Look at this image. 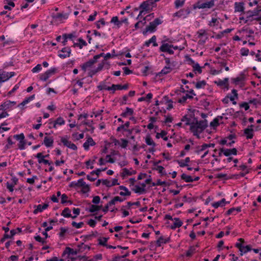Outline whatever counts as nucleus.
I'll return each instance as SVG.
<instances>
[{"label": "nucleus", "instance_id": "1", "mask_svg": "<svg viewBox=\"0 0 261 261\" xmlns=\"http://www.w3.org/2000/svg\"><path fill=\"white\" fill-rule=\"evenodd\" d=\"M163 21L159 18H155L153 21L150 22L148 26H147L142 31L143 34L145 36L148 32L154 33L156 31L158 25L162 24Z\"/></svg>", "mask_w": 261, "mask_h": 261}, {"label": "nucleus", "instance_id": "2", "mask_svg": "<svg viewBox=\"0 0 261 261\" xmlns=\"http://www.w3.org/2000/svg\"><path fill=\"white\" fill-rule=\"evenodd\" d=\"M194 119L196 120V123L192 122L190 129H200L199 133H202L207 127V121L206 119L198 121L197 118H194Z\"/></svg>", "mask_w": 261, "mask_h": 261}, {"label": "nucleus", "instance_id": "3", "mask_svg": "<svg viewBox=\"0 0 261 261\" xmlns=\"http://www.w3.org/2000/svg\"><path fill=\"white\" fill-rule=\"evenodd\" d=\"M203 0L202 1H204ZM201 0H199L195 4L193 5V9H205V8H211L215 6V3L214 0H210L208 2H206L203 3H201Z\"/></svg>", "mask_w": 261, "mask_h": 261}, {"label": "nucleus", "instance_id": "4", "mask_svg": "<svg viewBox=\"0 0 261 261\" xmlns=\"http://www.w3.org/2000/svg\"><path fill=\"white\" fill-rule=\"evenodd\" d=\"M13 138L16 139V140L19 141L18 147L20 150H24L25 149L27 142L26 140H25V136L23 133L14 135V136H13Z\"/></svg>", "mask_w": 261, "mask_h": 261}, {"label": "nucleus", "instance_id": "5", "mask_svg": "<svg viewBox=\"0 0 261 261\" xmlns=\"http://www.w3.org/2000/svg\"><path fill=\"white\" fill-rule=\"evenodd\" d=\"M57 68L53 67L46 71L44 73L39 74V80L42 81H46L52 75L54 74L57 72Z\"/></svg>", "mask_w": 261, "mask_h": 261}, {"label": "nucleus", "instance_id": "6", "mask_svg": "<svg viewBox=\"0 0 261 261\" xmlns=\"http://www.w3.org/2000/svg\"><path fill=\"white\" fill-rule=\"evenodd\" d=\"M191 12V9L189 7H187L186 9H180L178 11L174 13L173 14V17H177L180 18L183 17V18H186Z\"/></svg>", "mask_w": 261, "mask_h": 261}, {"label": "nucleus", "instance_id": "7", "mask_svg": "<svg viewBox=\"0 0 261 261\" xmlns=\"http://www.w3.org/2000/svg\"><path fill=\"white\" fill-rule=\"evenodd\" d=\"M15 75V72H6L0 69V83L4 82Z\"/></svg>", "mask_w": 261, "mask_h": 261}, {"label": "nucleus", "instance_id": "8", "mask_svg": "<svg viewBox=\"0 0 261 261\" xmlns=\"http://www.w3.org/2000/svg\"><path fill=\"white\" fill-rule=\"evenodd\" d=\"M71 52V50L69 47H64L58 51V56L61 59H65L70 56Z\"/></svg>", "mask_w": 261, "mask_h": 261}, {"label": "nucleus", "instance_id": "9", "mask_svg": "<svg viewBox=\"0 0 261 261\" xmlns=\"http://www.w3.org/2000/svg\"><path fill=\"white\" fill-rule=\"evenodd\" d=\"M170 238L168 237L166 239L164 238L163 236H161L159 238V239L155 241V244L156 247H161L162 244H167L170 242Z\"/></svg>", "mask_w": 261, "mask_h": 261}, {"label": "nucleus", "instance_id": "10", "mask_svg": "<svg viewBox=\"0 0 261 261\" xmlns=\"http://www.w3.org/2000/svg\"><path fill=\"white\" fill-rule=\"evenodd\" d=\"M139 8L143 10L146 13L152 11L153 9L151 7L146 1L143 2L140 5Z\"/></svg>", "mask_w": 261, "mask_h": 261}, {"label": "nucleus", "instance_id": "11", "mask_svg": "<svg viewBox=\"0 0 261 261\" xmlns=\"http://www.w3.org/2000/svg\"><path fill=\"white\" fill-rule=\"evenodd\" d=\"M54 139L53 137H48L45 136L42 144H44L46 147H51L54 144Z\"/></svg>", "mask_w": 261, "mask_h": 261}, {"label": "nucleus", "instance_id": "12", "mask_svg": "<svg viewBox=\"0 0 261 261\" xmlns=\"http://www.w3.org/2000/svg\"><path fill=\"white\" fill-rule=\"evenodd\" d=\"M62 37L64 40L62 43L63 45L65 46L67 44V39H72L73 38H75L76 36L75 35V32H73L70 34H64Z\"/></svg>", "mask_w": 261, "mask_h": 261}, {"label": "nucleus", "instance_id": "13", "mask_svg": "<svg viewBox=\"0 0 261 261\" xmlns=\"http://www.w3.org/2000/svg\"><path fill=\"white\" fill-rule=\"evenodd\" d=\"M259 8H260V6H257V7L256 8H255L253 11L249 10L247 12V13L249 14V15L247 17V19L245 20V23L247 22L250 17L258 15V13H259Z\"/></svg>", "mask_w": 261, "mask_h": 261}, {"label": "nucleus", "instance_id": "14", "mask_svg": "<svg viewBox=\"0 0 261 261\" xmlns=\"http://www.w3.org/2000/svg\"><path fill=\"white\" fill-rule=\"evenodd\" d=\"M173 220L175 221V222L170 226L171 229L174 230L176 228H179L182 226L183 223L179 218H174Z\"/></svg>", "mask_w": 261, "mask_h": 261}, {"label": "nucleus", "instance_id": "15", "mask_svg": "<svg viewBox=\"0 0 261 261\" xmlns=\"http://www.w3.org/2000/svg\"><path fill=\"white\" fill-rule=\"evenodd\" d=\"M245 7H244V3L236 2L234 3V12H244Z\"/></svg>", "mask_w": 261, "mask_h": 261}, {"label": "nucleus", "instance_id": "16", "mask_svg": "<svg viewBox=\"0 0 261 261\" xmlns=\"http://www.w3.org/2000/svg\"><path fill=\"white\" fill-rule=\"evenodd\" d=\"M224 155L226 156H229L231 155H237L238 150L236 148L231 149L225 148Z\"/></svg>", "mask_w": 261, "mask_h": 261}, {"label": "nucleus", "instance_id": "17", "mask_svg": "<svg viewBox=\"0 0 261 261\" xmlns=\"http://www.w3.org/2000/svg\"><path fill=\"white\" fill-rule=\"evenodd\" d=\"M134 113V110L132 108H130L128 107H126L125 109V111L122 112L120 116L122 117L125 118L127 117L128 115L132 116Z\"/></svg>", "mask_w": 261, "mask_h": 261}, {"label": "nucleus", "instance_id": "18", "mask_svg": "<svg viewBox=\"0 0 261 261\" xmlns=\"http://www.w3.org/2000/svg\"><path fill=\"white\" fill-rule=\"evenodd\" d=\"M95 63L90 59L88 61L81 65L82 69L85 72L88 68H91Z\"/></svg>", "mask_w": 261, "mask_h": 261}, {"label": "nucleus", "instance_id": "19", "mask_svg": "<svg viewBox=\"0 0 261 261\" xmlns=\"http://www.w3.org/2000/svg\"><path fill=\"white\" fill-rule=\"evenodd\" d=\"M165 41H169V39H167L166 40H163L162 41V45L160 46L159 50L161 52H166V50L169 48H171V44H169L167 43H165Z\"/></svg>", "mask_w": 261, "mask_h": 261}, {"label": "nucleus", "instance_id": "20", "mask_svg": "<svg viewBox=\"0 0 261 261\" xmlns=\"http://www.w3.org/2000/svg\"><path fill=\"white\" fill-rule=\"evenodd\" d=\"M244 133L246 136L247 139H251L253 137V129L249 127L244 130Z\"/></svg>", "mask_w": 261, "mask_h": 261}, {"label": "nucleus", "instance_id": "21", "mask_svg": "<svg viewBox=\"0 0 261 261\" xmlns=\"http://www.w3.org/2000/svg\"><path fill=\"white\" fill-rule=\"evenodd\" d=\"M172 68L169 66H165L163 69L159 72L156 75H159V76H161L163 75L167 74L169 73H170L172 71Z\"/></svg>", "mask_w": 261, "mask_h": 261}, {"label": "nucleus", "instance_id": "22", "mask_svg": "<svg viewBox=\"0 0 261 261\" xmlns=\"http://www.w3.org/2000/svg\"><path fill=\"white\" fill-rule=\"evenodd\" d=\"M123 172L121 174V177L124 178L126 175H132L136 174L137 172L136 170H133L132 171H129L127 168H123L122 169Z\"/></svg>", "mask_w": 261, "mask_h": 261}, {"label": "nucleus", "instance_id": "23", "mask_svg": "<svg viewBox=\"0 0 261 261\" xmlns=\"http://www.w3.org/2000/svg\"><path fill=\"white\" fill-rule=\"evenodd\" d=\"M102 207V205H98L96 204H91L88 210L90 213H95L100 210Z\"/></svg>", "mask_w": 261, "mask_h": 261}, {"label": "nucleus", "instance_id": "24", "mask_svg": "<svg viewBox=\"0 0 261 261\" xmlns=\"http://www.w3.org/2000/svg\"><path fill=\"white\" fill-rule=\"evenodd\" d=\"M111 23H114L118 28H120L122 23L120 20H119L118 16H114L112 18Z\"/></svg>", "mask_w": 261, "mask_h": 261}, {"label": "nucleus", "instance_id": "25", "mask_svg": "<svg viewBox=\"0 0 261 261\" xmlns=\"http://www.w3.org/2000/svg\"><path fill=\"white\" fill-rule=\"evenodd\" d=\"M241 211V207H232L230 209H229L226 212L225 215H230L232 214H233L234 212H236V213H234V215H236L237 213L240 212Z\"/></svg>", "mask_w": 261, "mask_h": 261}, {"label": "nucleus", "instance_id": "26", "mask_svg": "<svg viewBox=\"0 0 261 261\" xmlns=\"http://www.w3.org/2000/svg\"><path fill=\"white\" fill-rule=\"evenodd\" d=\"M10 100H7L0 105V111H5L10 108Z\"/></svg>", "mask_w": 261, "mask_h": 261}, {"label": "nucleus", "instance_id": "27", "mask_svg": "<svg viewBox=\"0 0 261 261\" xmlns=\"http://www.w3.org/2000/svg\"><path fill=\"white\" fill-rule=\"evenodd\" d=\"M192 83L195 84V87L197 89L204 88L206 85V82L204 80L198 81L197 83L193 82Z\"/></svg>", "mask_w": 261, "mask_h": 261}, {"label": "nucleus", "instance_id": "28", "mask_svg": "<svg viewBox=\"0 0 261 261\" xmlns=\"http://www.w3.org/2000/svg\"><path fill=\"white\" fill-rule=\"evenodd\" d=\"M181 179L184 180L186 182H192L193 181V178L190 175H187L185 173H183L180 176Z\"/></svg>", "mask_w": 261, "mask_h": 261}, {"label": "nucleus", "instance_id": "29", "mask_svg": "<svg viewBox=\"0 0 261 261\" xmlns=\"http://www.w3.org/2000/svg\"><path fill=\"white\" fill-rule=\"evenodd\" d=\"M61 215L65 218L71 217V211L68 207H65L61 213Z\"/></svg>", "mask_w": 261, "mask_h": 261}, {"label": "nucleus", "instance_id": "30", "mask_svg": "<svg viewBox=\"0 0 261 261\" xmlns=\"http://www.w3.org/2000/svg\"><path fill=\"white\" fill-rule=\"evenodd\" d=\"M153 170H158L162 176L166 175L167 173L164 168L162 166H157L156 168H152Z\"/></svg>", "mask_w": 261, "mask_h": 261}, {"label": "nucleus", "instance_id": "31", "mask_svg": "<svg viewBox=\"0 0 261 261\" xmlns=\"http://www.w3.org/2000/svg\"><path fill=\"white\" fill-rule=\"evenodd\" d=\"M145 142L147 145H151L153 147L156 146V144L152 140L150 135H148L145 138Z\"/></svg>", "mask_w": 261, "mask_h": 261}, {"label": "nucleus", "instance_id": "32", "mask_svg": "<svg viewBox=\"0 0 261 261\" xmlns=\"http://www.w3.org/2000/svg\"><path fill=\"white\" fill-rule=\"evenodd\" d=\"M196 252V249L194 246H190L189 249L187 251L186 255L187 257H191L193 254Z\"/></svg>", "mask_w": 261, "mask_h": 261}, {"label": "nucleus", "instance_id": "33", "mask_svg": "<svg viewBox=\"0 0 261 261\" xmlns=\"http://www.w3.org/2000/svg\"><path fill=\"white\" fill-rule=\"evenodd\" d=\"M224 202H225V199L222 198L221 200L219 201L213 203L212 205L214 208H217L219 206H223V205L222 204V203H224Z\"/></svg>", "mask_w": 261, "mask_h": 261}, {"label": "nucleus", "instance_id": "34", "mask_svg": "<svg viewBox=\"0 0 261 261\" xmlns=\"http://www.w3.org/2000/svg\"><path fill=\"white\" fill-rule=\"evenodd\" d=\"M34 156L38 159V162L39 164L43 163L45 156L43 154V152H39L37 154L35 155Z\"/></svg>", "mask_w": 261, "mask_h": 261}, {"label": "nucleus", "instance_id": "35", "mask_svg": "<svg viewBox=\"0 0 261 261\" xmlns=\"http://www.w3.org/2000/svg\"><path fill=\"white\" fill-rule=\"evenodd\" d=\"M68 17V14H63L61 13H57L56 15L53 16V17L56 19H60V18H63L64 19H67Z\"/></svg>", "mask_w": 261, "mask_h": 261}, {"label": "nucleus", "instance_id": "36", "mask_svg": "<svg viewBox=\"0 0 261 261\" xmlns=\"http://www.w3.org/2000/svg\"><path fill=\"white\" fill-rule=\"evenodd\" d=\"M242 248L243 249H242L240 253L241 256H242L244 254H245L247 252L252 250V248L250 245H246L245 246H243Z\"/></svg>", "mask_w": 261, "mask_h": 261}, {"label": "nucleus", "instance_id": "37", "mask_svg": "<svg viewBox=\"0 0 261 261\" xmlns=\"http://www.w3.org/2000/svg\"><path fill=\"white\" fill-rule=\"evenodd\" d=\"M216 178L218 179H224V180H228L229 179H232V177H229V176L227 175L226 174L223 173H219L216 175Z\"/></svg>", "mask_w": 261, "mask_h": 261}, {"label": "nucleus", "instance_id": "38", "mask_svg": "<svg viewBox=\"0 0 261 261\" xmlns=\"http://www.w3.org/2000/svg\"><path fill=\"white\" fill-rule=\"evenodd\" d=\"M129 252H127L125 253V254H124L123 255H116L113 257L112 261H119L121 258H125V257H127L129 255Z\"/></svg>", "mask_w": 261, "mask_h": 261}, {"label": "nucleus", "instance_id": "39", "mask_svg": "<svg viewBox=\"0 0 261 261\" xmlns=\"http://www.w3.org/2000/svg\"><path fill=\"white\" fill-rule=\"evenodd\" d=\"M135 189H133V190L136 193H139V194H142L143 193H145L146 190L144 188H142V187H140L138 185H136Z\"/></svg>", "mask_w": 261, "mask_h": 261}, {"label": "nucleus", "instance_id": "40", "mask_svg": "<svg viewBox=\"0 0 261 261\" xmlns=\"http://www.w3.org/2000/svg\"><path fill=\"white\" fill-rule=\"evenodd\" d=\"M115 91L116 90H127L128 88V84H126L123 85H121L120 84L115 85Z\"/></svg>", "mask_w": 261, "mask_h": 261}, {"label": "nucleus", "instance_id": "41", "mask_svg": "<svg viewBox=\"0 0 261 261\" xmlns=\"http://www.w3.org/2000/svg\"><path fill=\"white\" fill-rule=\"evenodd\" d=\"M68 138L67 136H66L65 137H61V141L63 144V145L65 146H69V144H71V142L67 140Z\"/></svg>", "mask_w": 261, "mask_h": 261}, {"label": "nucleus", "instance_id": "42", "mask_svg": "<svg viewBox=\"0 0 261 261\" xmlns=\"http://www.w3.org/2000/svg\"><path fill=\"white\" fill-rule=\"evenodd\" d=\"M109 238H103V240L101 239H99L98 241V245L106 247L108 245L107 241L109 240Z\"/></svg>", "mask_w": 261, "mask_h": 261}, {"label": "nucleus", "instance_id": "43", "mask_svg": "<svg viewBox=\"0 0 261 261\" xmlns=\"http://www.w3.org/2000/svg\"><path fill=\"white\" fill-rule=\"evenodd\" d=\"M238 241L240 242V243H237L235 244V247L238 248L240 251L241 252L242 249H243V245H242V243H245V240L244 239L240 238L238 239Z\"/></svg>", "mask_w": 261, "mask_h": 261}, {"label": "nucleus", "instance_id": "44", "mask_svg": "<svg viewBox=\"0 0 261 261\" xmlns=\"http://www.w3.org/2000/svg\"><path fill=\"white\" fill-rule=\"evenodd\" d=\"M242 77H237L236 78L231 79L232 82L235 85H238L239 82L244 80L245 77H244V74L242 73Z\"/></svg>", "mask_w": 261, "mask_h": 261}, {"label": "nucleus", "instance_id": "45", "mask_svg": "<svg viewBox=\"0 0 261 261\" xmlns=\"http://www.w3.org/2000/svg\"><path fill=\"white\" fill-rule=\"evenodd\" d=\"M194 71H197V72L199 74L202 73V67H200L199 64L197 63H195L194 65L192 66Z\"/></svg>", "mask_w": 261, "mask_h": 261}, {"label": "nucleus", "instance_id": "46", "mask_svg": "<svg viewBox=\"0 0 261 261\" xmlns=\"http://www.w3.org/2000/svg\"><path fill=\"white\" fill-rule=\"evenodd\" d=\"M185 4V0H175L174 2L175 8L178 9L179 7H181Z\"/></svg>", "mask_w": 261, "mask_h": 261}, {"label": "nucleus", "instance_id": "47", "mask_svg": "<svg viewBox=\"0 0 261 261\" xmlns=\"http://www.w3.org/2000/svg\"><path fill=\"white\" fill-rule=\"evenodd\" d=\"M182 200L185 202L191 203L192 201L196 202V199L195 197H187L185 195L182 197Z\"/></svg>", "mask_w": 261, "mask_h": 261}, {"label": "nucleus", "instance_id": "48", "mask_svg": "<svg viewBox=\"0 0 261 261\" xmlns=\"http://www.w3.org/2000/svg\"><path fill=\"white\" fill-rule=\"evenodd\" d=\"M181 121H186V122L185 123L186 125H190V126H191V125H192V122H190V118L188 117L187 115H185V116H184L182 117V118L181 119Z\"/></svg>", "mask_w": 261, "mask_h": 261}, {"label": "nucleus", "instance_id": "49", "mask_svg": "<svg viewBox=\"0 0 261 261\" xmlns=\"http://www.w3.org/2000/svg\"><path fill=\"white\" fill-rule=\"evenodd\" d=\"M196 148L198 149L195 151V153L199 154H200V152L205 150L206 149L205 145L204 144H202L201 146H197L196 147Z\"/></svg>", "mask_w": 261, "mask_h": 261}, {"label": "nucleus", "instance_id": "50", "mask_svg": "<svg viewBox=\"0 0 261 261\" xmlns=\"http://www.w3.org/2000/svg\"><path fill=\"white\" fill-rule=\"evenodd\" d=\"M95 23L96 26V28L98 29H99L100 28L101 24L102 25H105L106 24V21L104 18H101L98 21H97Z\"/></svg>", "mask_w": 261, "mask_h": 261}, {"label": "nucleus", "instance_id": "51", "mask_svg": "<svg viewBox=\"0 0 261 261\" xmlns=\"http://www.w3.org/2000/svg\"><path fill=\"white\" fill-rule=\"evenodd\" d=\"M67 250H68V252L70 253V254L72 255H75L77 254L79 252H83V250H80V249H79L78 250H73L72 248H71L69 247H67Z\"/></svg>", "mask_w": 261, "mask_h": 261}, {"label": "nucleus", "instance_id": "52", "mask_svg": "<svg viewBox=\"0 0 261 261\" xmlns=\"http://www.w3.org/2000/svg\"><path fill=\"white\" fill-rule=\"evenodd\" d=\"M42 206L41 204H38V205H35L34 206V207H35V208L36 207V208H35L34 210L33 213L34 214H37L39 212H42L43 211V209L42 208Z\"/></svg>", "mask_w": 261, "mask_h": 261}, {"label": "nucleus", "instance_id": "53", "mask_svg": "<svg viewBox=\"0 0 261 261\" xmlns=\"http://www.w3.org/2000/svg\"><path fill=\"white\" fill-rule=\"evenodd\" d=\"M77 247L80 249V250H84L86 249H88V250H90L91 247L87 245H85L84 243H81L77 245Z\"/></svg>", "mask_w": 261, "mask_h": 261}, {"label": "nucleus", "instance_id": "54", "mask_svg": "<svg viewBox=\"0 0 261 261\" xmlns=\"http://www.w3.org/2000/svg\"><path fill=\"white\" fill-rule=\"evenodd\" d=\"M220 125L218 118H214L212 121L210 122V126L213 127H216Z\"/></svg>", "mask_w": 261, "mask_h": 261}, {"label": "nucleus", "instance_id": "55", "mask_svg": "<svg viewBox=\"0 0 261 261\" xmlns=\"http://www.w3.org/2000/svg\"><path fill=\"white\" fill-rule=\"evenodd\" d=\"M55 124H58L60 125H62L65 124V120L61 117H59L57 118V119L55 121Z\"/></svg>", "mask_w": 261, "mask_h": 261}, {"label": "nucleus", "instance_id": "56", "mask_svg": "<svg viewBox=\"0 0 261 261\" xmlns=\"http://www.w3.org/2000/svg\"><path fill=\"white\" fill-rule=\"evenodd\" d=\"M98 90L101 91L102 90H107V86L106 85L105 82H101L100 83L99 85L97 87Z\"/></svg>", "mask_w": 261, "mask_h": 261}, {"label": "nucleus", "instance_id": "57", "mask_svg": "<svg viewBox=\"0 0 261 261\" xmlns=\"http://www.w3.org/2000/svg\"><path fill=\"white\" fill-rule=\"evenodd\" d=\"M249 53V49L245 47H243L240 50L241 55L243 56H248Z\"/></svg>", "mask_w": 261, "mask_h": 261}, {"label": "nucleus", "instance_id": "58", "mask_svg": "<svg viewBox=\"0 0 261 261\" xmlns=\"http://www.w3.org/2000/svg\"><path fill=\"white\" fill-rule=\"evenodd\" d=\"M60 232L59 233V236L61 238H64L65 237V233L67 231L68 229L64 227L60 228Z\"/></svg>", "mask_w": 261, "mask_h": 261}, {"label": "nucleus", "instance_id": "59", "mask_svg": "<svg viewBox=\"0 0 261 261\" xmlns=\"http://www.w3.org/2000/svg\"><path fill=\"white\" fill-rule=\"evenodd\" d=\"M84 223L83 222L76 223L75 221H72V223H71V225H72V226L75 227L76 228H81L84 225Z\"/></svg>", "mask_w": 261, "mask_h": 261}, {"label": "nucleus", "instance_id": "60", "mask_svg": "<svg viewBox=\"0 0 261 261\" xmlns=\"http://www.w3.org/2000/svg\"><path fill=\"white\" fill-rule=\"evenodd\" d=\"M148 247L151 251H156L157 247L155 244V241H151L150 242Z\"/></svg>", "mask_w": 261, "mask_h": 261}, {"label": "nucleus", "instance_id": "61", "mask_svg": "<svg viewBox=\"0 0 261 261\" xmlns=\"http://www.w3.org/2000/svg\"><path fill=\"white\" fill-rule=\"evenodd\" d=\"M167 134V132L165 130H162L161 133H157L155 136L156 138L159 139L160 137L163 138Z\"/></svg>", "mask_w": 261, "mask_h": 261}, {"label": "nucleus", "instance_id": "62", "mask_svg": "<svg viewBox=\"0 0 261 261\" xmlns=\"http://www.w3.org/2000/svg\"><path fill=\"white\" fill-rule=\"evenodd\" d=\"M83 189L81 190V192L83 193H86L90 191V188L89 185L85 184L84 186L82 187Z\"/></svg>", "mask_w": 261, "mask_h": 261}, {"label": "nucleus", "instance_id": "63", "mask_svg": "<svg viewBox=\"0 0 261 261\" xmlns=\"http://www.w3.org/2000/svg\"><path fill=\"white\" fill-rule=\"evenodd\" d=\"M42 69L41 65L40 64H37L35 67L32 69V71L33 73L38 72Z\"/></svg>", "mask_w": 261, "mask_h": 261}, {"label": "nucleus", "instance_id": "64", "mask_svg": "<svg viewBox=\"0 0 261 261\" xmlns=\"http://www.w3.org/2000/svg\"><path fill=\"white\" fill-rule=\"evenodd\" d=\"M248 102H243L240 104V108H243L245 109V111H247L249 109V105Z\"/></svg>", "mask_w": 261, "mask_h": 261}]
</instances>
